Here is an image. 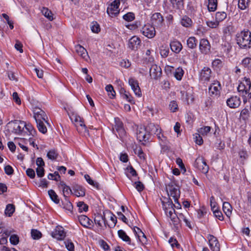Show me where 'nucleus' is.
I'll return each mask as SVG.
<instances>
[{"instance_id": "f257e3e1", "label": "nucleus", "mask_w": 251, "mask_h": 251, "mask_svg": "<svg viewBox=\"0 0 251 251\" xmlns=\"http://www.w3.org/2000/svg\"><path fill=\"white\" fill-rule=\"evenodd\" d=\"M236 43L241 49L251 48V32L247 29L237 33L236 35Z\"/></svg>"}, {"instance_id": "f03ea898", "label": "nucleus", "mask_w": 251, "mask_h": 251, "mask_svg": "<svg viewBox=\"0 0 251 251\" xmlns=\"http://www.w3.org/2000/svg\"><path fill=\"white\" fill-rule=\"evenodd\" d=\"M25 126V123L19 120L11 121L6 125L9 132L19 135L22 133Z\"/></svg>"}, {"instance_id": "7ed1b4c3", "label": "nucleus", "mask_w": 251, "mask_h": 251, "mask_svg": "<svg viewBox=\"0 0 251 251\" xmlns=\"http://www.w3.org/2000/svg\"><path fill=\"white\" fill-rule=\"evenodd\" d=\"M34 118L36 121V123L45 122L48 125L49 123L48 122V117L45 112L39 107H35L33 110Z\"/></svg>"}, {"instance_id": "20e7f679", "label": "nucleus", "mask_w": 251, "mask_h": 251, "mask_svg": "<svg viewBox=\"0 0 251 251\" xmlns=\"http://www.w3.org/2000/svg\"><path fill=\"white\" fill-rule=\"evenodd\" d=\"M195 167L198 168L202 173L206 174L209 170V166L206 164L204 158L202 157L197 158L194 164Z\"/></svg>"}, {"instance_id": "39448f33", "label": "nucleus", "mask_w": 251, "mask_h": 251, "mask_svg": "<svg viewBox=\"0 0 251 251\" xmlns=\"http://www.w3.org/2000/svg\"><path fill=\"white\" fill-rule=\"evenodd\" d=\"M141 32L145 36L150 39L154 37L156 34L154 26L150 24L145 25L141 29Z\"/></svg>"}, {"instance_id": "423d86ee", "label": "nucleus", "mask_w": 251, "mask_h": 251, "mask_svg": "<svg viewBox=\"0 0 251 251\" xmlns=\"http://www.w3.org/2000/svg\"><path fill=\"white\" fill-rule=\"evenodd\" d=\"M251 87V81L250 78L244 77L243 81L239 84L237 90L239 92H242L245 94L249 93Z\"/></svg>"}, {"instance_id": "0eeeda50", "label": "nucleus", "mask_w": 251, "mask_h": 251, "mask_svg": "<svg viewBox=\"0 0 251 251\" xmlns=\"http://www.w3.org/2000/svg\"><path fill=\"white\" fill-rule=\"evenodd\" d=\"M168 187L169 190L168 195L173 198L175 202H178V200L180 195L178 186L172 184H169L168 185Z\"/></svg>"}, {"instance_id": "6e6552de", "label": "nucleus", "mask_w": 251, "mask_h": 251, "mask_svg": "<svg viewBox=\"0 0 251 251\" xmlns=\"http://www.w3.org/2000/svg\"><path fill=\"white\" fill-rule=\"evenodd\" d=\"M152 24L154 26L161 27L164 25V18L160 13H154L151 17Z\"/></svg>"}, {"instance_id": "1a4fd4ad", "label": "nucleus", "mask_w": 251, "mask_h": 251, "mask_svg": "<svg viewBox=\"0 0 251 251\" xmlns=\"http://www.w3.org/2000/svg\"><path fill=\"white\" fill-rule=\"evenodd\" d=\"M221 89V84L218 82H215L210 85L209 87V94L210 96L216 97L220 95V90Z\"/></svg>"}, {"instance_id": "9d476101", "label": "nucleus", "mask_w": 251, "mask_h": 251, "mask_svg": "<svg viewBox=\"0 0 251 251\" xmlns=\"http://www.w3.org/2000/svg\"><path fill=\"white\" fill-rule=\"evenodd\" d=\"M120 12L119 6L117 3L112 2L107 8V13L111 17H116Z\"/></svg>"}, {"instance_id": "9b49d317", "label": "nucleus", "mask_w": 251, "mask_h": 251, "mask_svg": "<svg viewBox=\"0 0 251 251\" xmlns=\"http://www.w3.org/2000/svg\"><path fill=\"white\" fill-rule=\"evenodd\" d=\"M161 74L162 71L159 66L156 64L151 65L150 68V75L152 78L157 79L161 76Z\"/></svg>"}, {"instance_id": "f8f14e48", "label": "nucleus", "mask_w": 251, "mask_h": 251, "mask_svg": "<svg viewBox=\"0 0 251 251\" xmlns=\"http://www.w3.org/2000/svg\"><path fill=\"white\" fill-rule=\"evenodd\" d=\"M240 98L237 96H231L226 100V104L231 108L238 107L241 104Z\"/></svg>"}, {"instance_id": "ddd939ff", "label": "nucleus", "mask_w": 251, "mask_h": 251, "mask_svg": "<svg viewBox=\"0 0 251 251\" xmlns=\"http://www.w3.org/2000/svg\"><path fill=\"white\" fill-rule=\"evenodd\" d=\"M115 128L118 133L119 136L122 138L126 135V131L124 127L123 122L119 118H115Z\"/></svg>"}, {"instance_id": "4468645a", "label": "nucleus", "mask_w": 251, "mask_h": 251, "mask_svg": "<svg viewBox=\"0 0 251 251\" xmlns=\"http://www.w3.org/2000/svg\"><path fill=\"white\" fill-rule=\"evenodd\" d=\"M128 83L135 94L138 97H141L142 93L138 81L133 78H130L128 80Z\"/></svg>"}, {"instance_id": "2eb2a0df", "label": "nucleus", "mask_w": 251, "mask_h": 251, "mask_svg": "<svg viewBox=\"0 0 251 251\" xmlns=\"http://www.w3.org/2000/svg\"><path fill=\"white\" fill-rule=\"evenodd\" d=\"M210 45L209 41L205 39H202L200 42V50L203 54H207L209 52Z\"/></svg>"}, {"instance_id": "dca6fc26", "label": "nucleus", "mask_w": 251, "mask_h": 251, "mask_svg": "<svg viewBox=\"0 0 251 251\" xmlns=\"http://www.w3.org/2000/svg\"><path fill=\"white\" fill-rule=\"evenodd\" d=\"M141 40L137 36H133L128 42V47L132 50H136L140 46Z\"/></svg>"}, {"instance_id": "f3484780", "label": "nucleus", "mask_w": 251, "mask_h": 251, "mask_svg": "<svg viewBox=\"0 0 251 251\" xmlns=\"http://www.w3.org/2000/svg\"><path fill=\"white\" fill-rule=\"evenodd\" d=\"M78 219L80 224L84 227L90 228V226L93 224V221L85 215L78 216Z\"/></svg>"}, {"instance_id": "a211bd4d", "label": "nucleus", "mask_w": 251, "mask_h": 251, "mask_svg": "<svg viewBox=\"0 0 251 251\" xmlns=\"http://www.w3.org/2000/svg\"><path fill=\"white\" fill-rule=\"evenodd\" d=\"M73 194L76 197H84L85 195V189L82 186L78 184H74L73 186Z\"/></svg>"}, {"instance_id": "6ab92c4d", "label": "nucleus", "mask_w": 251, "mask_h": 251, "mask_svg": "<svg viewBox=\"0 0 251 251\" xmlns=\"http://www.w3.org/2000/svg\"><path fill=\"white\" fill-rule=\"evenodd\" d=\"M211 71L208 67H204L200 74V79L202 81H209L211 76Z\"/></svg>"}, {"instance_id": "aec40b11", "label": "nucleus", "mask_w": 251, "mask_h": 251, "mask_svg": "<svg viewBox=\"0 0 251 251\" xmlns=\"http://www.w3.org/2000/svg\"><path fill=\"white\" fill-rule=\"evenodd\" d=\"M209 244L213 251H220V245L217 239L213 235H210Z\"/></svg>"}, {"instance_id": "412c9836", "label": "nucleus", "mask_w": 251, "mask_h": 251, "mask_svg": "<svg viewBox=\"0 0 251 251\" xmlns=\"http://www.w3.org/2000/svg\"><path fill=\"white\" fill-rule=\"evenodd\" d=\"M66 236V233L62 227H57L54 232L52 233V237L58 240H63Z\"/></svg>"}, {"instance_id": "4be33fe9", "label": "nucleus", "mask_w": 251, "mask_h": 251, "mask_svg": "<svg viewBox=\"0 0 251 251\" xmlns=\"http://www.w3.org/2000/svg\"><path fill=\"white\" fill-rule=\"evenodd\" d=\"M166 215L167 217H169L171 218L172 221L173 222L174 225H177V220L178 218H176L177 215L175 213V210L174 208L173 207L169 210H167L165 211Z\"/></svg>"}, {"instance_id": "5701e85b", "label": "nucleus", "mask_w": 251, "mask_h": 251, "mask_svg": "<svg viewBox=\"0 0 251 251\" xmlns=\"http://www.w3.org/2000/svg\"><path fill=\"white\" fill-rule=\"evenodd\" d=\"M136 134L137 139L140 142L146 141L148 139L146 135V129L144 127L138 128Z\"/></svg>"}, {"instance_id": "b1692460", "label": "nucleus", "mask_w": 251, "mask_h": 251, "mask_svg": "<svg viewBox=\"0 0 251 251\" xmlns=\"http://www.w3.org/2000/svg\"><path fill=\"white\" fill-rule=\"evenodd\" d=\"M170 45L172 50L176 53H179L182 49L181 44L177 41L171 42Z\"/></svg>"}, {"instance_id": "393cba45", "label": "nucleus", "mask_w": 251, "mask_h": 251, "mask_svg": "<svg viewBox=\"0 0 251 251\" xmlns=\"http://www.w3.org/2000/svg\"><path fill=\"white\" fill-rule=\"evenodd\" d=\"M75 50L78 55L84 59H86V57L88 56L86 50L80 45L75 46Z\"/></svg>"}, {"instance_id": "a878e982", "label": "nucleus", "mask_w": 251, "mask_h": 251, "mask_svg": "<svg viewBox=\"0 0 251 251\" xmlns=\"http://www.w3.org/2000/svg\"><path fill=\"white\" fill-rule=\"evenodd\" d=\"M62 205L63 208L69 211L71 214L73 213V206L67 196H65L64 200L62 201Z\"/></svg>"}, {"instance_id": "bb28decb", "label": "nucleus", "mask_w": 251, "mask_h": 251, "mask_svg": "<svg viewBox=\"0 0 251 251\" xmlns=\"http://www.w3.org/2000/svg\"><path fill=\"white\" fill-rule=\"evenodd\" d=\"M101 221H103L105 226L107 224V221L105 217V215H102L100 214H98L94 219V222L96 225H98L99 226H102Z\"/></svg>"}, {"instance_id": "cd10ccee", "label": "nucleus", "mask_w": 251, "mask_h": 251, "mask_svg": "<svg viewBox=\"0 0 251 251\" xmlns=\"http://www.w3.org/2000/svg\"><path fill=\"white\" fill-rule=\"evenodd\" d=\"M223 209L225 214L230 217L232 212V206L228 202H224L223 204Z\"/></svg>"}, {"instance_id": "c85d7f7f", "label": "nucleus", "mask_w": 251, "mask_h": 251, "mask_svg": "<svg viewBox=\"0 0 251 251\" xmlns=\"http://www.w3.org/2000/svg\"><path fill=\"white\" fill-rule=\"evenodd\" d=\"M234 32V27L232 25H229L224 27L223 29V33L224 37L230 36Z\"/></svg>"}, {"instance_id": "c756f323", "label": "nucleus", "mask_w": 251, "mask_h": 251, "mask_svg": "<svg viewBox=\"0 0 251 251\" xmlns=\"http://www.w3.org/2000/svg\"><path fill=\"white\" fill-rule=\"evenodd\" d=\"M71 119L73 123L75 124V127L82 125L84 123V121L82 118L80 117L78 115H73L71 117Z\"/></svg>"}, {"instance_id": "7c9ffc66", "label": "nucleus", "mask_w": 251, "mask_h": 251, "mask_svg": "<svg viewBox=\"0 0 251 251\" xmlns=\"http://www.w3.org/2000/svg\"><path fill=\"white\" fill-rule=\"evenodd\" d=\"M162 204L164 211L169 210L175 206V205L173 204V201L170 198L167 199V201H162Z\"/></svg>"}, {"instance_id": "2f4dec72", "label": "nucleus", "mask_w": 251, "mask_h": 251, "mask_svg": "<svg viewBox=\"0 0 251 251\" xmlns=\"http://www.w3.org/2000/svg\"><path fill=\"white\" fill-rule=\"evenodd\" d=\"M119 237L122 239L124 241L128 242L129 244L131 243V240L129 236H128L126 233L123 230L120 229L118 231Z\"/></svg>"}, {"instance_id": "473e14b6", "label": "nucleus", "mask_w": 251, "mask_h": 251, "mask_svg": "<svg viewBox=\"0 0 251 251\" xmlns=\"http://www.w3.org/2000/svg\"><path fill=\"white\" fill-rule=\"evenodd\" d=\"M198 41L194 37H189L187 41L188 47L190 49H194L196 47Z\"/></svg>"}, {"instance_id": "72a5a7b5", "label": "nucleus", "mask_w": 251, "mask_h": 251, "mask_svg": "<svg viewBox=\"0 0 251 251\" xmlns=\"http://www.w3.org/2000/svg\"><path fill=\"white\" fill-rule=\"evenodd\" d=\"M126 176L129 178L131 176H137L136 171L131 166L127 167L126 168Z\"/></svg>"}, {"instance_id": "f704fd0d", "label": "nucleus", "mask_w": 251, "mask_h": 251, "mask_svg": "<svg viewBox=\"0 0 251 251\" xmlns=\"http://www.w3.org/2000/svg\"><path fill=\"white\" fill-rule=\"evenodd\" d=\"M105 90L108 93V95L110 99H113L116 95V92L114 90L113 86L109 84L106 86Z\"/></svg>"}, {"instance_id": "c9c22d12", "label": "nucleus", "mask_w": 251, "mask_h": 251, "mask_svg": "<svg viewBox=\"0 0 251 251\" xmlns=\"http://www.w3.org/2000/svg\"><path fill=\"white\" fill-rule=\"evenodd\" d=\"M48 194L50 198L53 201H54L56 204L59 203V199L58 197L54 190L52 189L49 190Z\"/></svg>"}, {"instance_id": "e433bc0d", "label": "nucleus", "mask_w": 251, "mask_h": 251, "mask_svg": "<svg viewBox=\"0 0 251 251\" xmlns=\"http://www.w3.org/2000/svg\"><path fill=\"white\" fill-rule=\"evenodd\" d=\"M77 131L81 134L86 136V135H88V130L86 126L84 124V123L82 124V125L78 126L76 127Z\"/></svg>"}, {"instance_id": "4c0bfd02", "label": "nucleus", "mask_w": 251, "mask_h": 251, "mask_svg": "<svg viewBox=\"0 0 251 251\" xmlns=\"http://www.w3.org/2000/svg\"><path fill=\"white\" fill-rule=\"evenodd\" d=\"M207 7L209 11H215L217 7V0H208Z\"/></svg>"}, {"instance_id": "58836bf2", "label": "nucleus", "mask_w": 251, "mask_h": 251, "mask_svg": "<svg viewBox=\"0 0 251 251\" xmlns=\"http://www.w3.org/2000/svg\"><path fill=\"white\" fill-rule=\"evenodd\" d=\"M15 211V206L13 204H8L5 209V214L10 217Z\"/></svg>"}, {"instance_id": "ea45409f", "label": "nucleus", "mask_w": 251, "mask_h": 251, "mask_svg": "<svg viewBox=\"0 0 251 251\" xmlns=\"http://www.w3.org/2000/svg\"><path fill=\"white\" fill-rule=\"evenodd\" d=\"M249 3L250 0H239L238 7L241 10H245L248 7Z\"/></svg>"}, {"instance_id": "a19ab883", "label": "nucleus", "mask_w": 251, "mask_h": 251, "mask_svg": "<svg viewBox=\"0 0 251 251\" xmlns=\"http://www.w3.org/2000/svg\"><path fill=\"white\" fill-rule=\"evenodd\" d=\"M176 218H178L177 224L179 221L183 220L188 227H189L190 228H192L190 222L183 214L179 213L177 216Z\"/></svg>"}, {"instance_id": "79ce46f5", "label": "nucleus", "mask_w": 251, "mask_h": 251, "mask_svg": "<svg viewBox=\"0 0 251 251\" xmlns=\"http://www.w3.org/2000/svg\"><path fill=\"white\" fill-rule=\"evenodd\" d=\"M241 64L248 70H251V57H245L242 60Z\"/></svg>"}, {"instance_id": "37998d69", "label": "nucleus", "mask_w": 251, "mask_h": 251, "mask_svg": "<svg viewBox=\"0 0 251 251\" xmlns=\"http://www.w3.org/2000/svg\"><path fill=\"white\" fill-rule=\"evenodd\" d=\"M42 12L50 21H52L53 20V14L51 11L49 10L48 8L43 7L42 10Z\"/></svg>"}, {"instance_id": "c03bdc74", "label": "nucleus", "mask_w": 251, "mask_h": 251, "mask_svg": "<svg viewBox=\"0 0 251 251\" xmlns=\"http://www.w3.org/2000/svg\"><path fill=\"white\" fill-rule=\"evenodd\" d=\"M181 24L183 26L188 27L192 25V21L190 18L185 16L181 19Z\"/></svg>"}, {"instance_id": "a18cd8bd", "label": "nucleus", "mask_w": 251, "mask_h": 251, "mask_svg": "<svg viewBox=\"0 0 251 251\" xmlns=\"http://www.w3.org/2000/svg\"><path fill=\"white\" fill-rule=\"evenodd\" d=\"M47 156L49 159L54 160L57 158L58 153L55 150L52 149L48 152Z\"/></svg>"}, {"instance_id": "49530a36", "label": "nucleus", "mask_w": 251, "mask_h": 251, "mask_svg": "<svg viewBox=\"0 0 251 251\" xmlns=\"http://www.w3.org/2000/svg\"><path fill=\"white\" fill-rule=\"evenodd\" d=\"M183 74L184 71L182 68H178L175 70L174 73V75L176 79L178 80H180L182 78Z\"/></svg>"}, {"instance_id": "de8ad7c7", "label": "nucleus", "mask_w": 251, "mask_h": 251, "mask_svg": "<svg viewBox=\"0 0 251 251\" xmlns=\"http://www.w3.org/2000/svg\"><path fill=\"white\" fill-rule=\"evenodd\" d=\"M45 122L37 123V127L40 132L45 134L47 132V128L44 123Z\"/></svg>"}, {"instance_id": "09e8293b", "label": "nucleus", "mask_w": 251, "mask_h": 251, "mask_svg": "<svg viewBox=\"0 0 251 251\" xmlns=\"http://www.w3.org/2000/svg\"><path fill=\"white\" fill-rule=\"evenodd\" d=\"M227 16V14L225 12H218L216 13V20L219 23L225 20Z\"/></svg>"}, {"instance_id": "8fccbe9b", "label": "nucleus", "mask_w": 251, "mask_h": 251, "mask_svg": "<svg viewBox=\"0 0 251 251\" xmlns=\"http://www.w3.org/2000/svg\"><path fill=\"white\" fill-rule=\"evenodd\" d=\"M103 214L105 215L106 214L110 215V220H111V221H112L113 222V224L112 226H108L110 228L114 227L117 223V217L109 210H106V211H104Z\"/></svg>"}, {"instance_id": "3c124183", "label": "nucleus", "mask_w": 251, "mask_h": 251, "mask_svg": "<svg viewBox=\"0 0 251 251\" xmlns=\"http://www.w3.org/2000/svg\"><path fill=\"white\" fill-rule=\"evenodd\" d=\"M77 206L78 207L79 212L83 211L86 212L88 209V206L85 204L83 201H79L77 203Z\"/></svg>"}, {"instance_id": "603ef678", "label": "nucleus", "mask_w": 251, "mask_h": 251, "mask_svg": "<svg viewBox=\"0 0 251 251\" xmlns=\"http://www.w3.org/2000/svg\"><path fill=\"white\" fill-rule=\"evenodd\" d=\"M171 2L174 7L181 8L184 4V0H171Z\"/></svg>"}, {"instance_id": "864d4df0", "label": "nucleus", "mask_w": 251, "mask_h": 251, "mask_svg": "<svg viewBox=\"0 0 251 251\" xmlns=\"http://www.w3.org/2000/svg\"><path fill=\"white\" fill-rule=\"evenodd\" d=\"M123 18L127 22H131L134 20L135 15L132 12H128L123 15Z\"/></svg>"}, {"instance_id": "5fc2aeb1", "label": "nucleus", "mask_w": 251, "mask_h": 251, "mask_svg": "<svg viewBox=\"0 0 251 251\" xmlns=\"http://www.w3.org/2000/svg\"><path fill=\"white\" fill-rule=\"evenodd\" d=\"M31 234L32 238L34 240L40 239L42 236V233L37 229H32Z\"/></svg>"}, {"instance_id": "6e6d98bb", "label": "nucleus", "mask_w": 251, "mask_h": 251, "mask_svg": "<svg viewBox=\"0 0 251 251\" xmlns=\"http://www.w3.org/2000/svg\"><path fill=\"white\" fill-rule=\"evenodd\" d=\"M240 115L242 119L246 121L248 120L250 117V112L247 108H245L241 111Z\"/></svg>"}, {"instance_id": "4d7b16f0", "label": "nucleus", "mask_w": 251, "mask_h": 251, "mask_svg": "<svg viewBox=\"0 0 251 251\" xmlns=\"http://www.w3.org/2000/svg\"><path fill=\"white\" fill-rule=\"evenodd\" d=\"M149 127H153V129H151V133L157 135V133H159V131H161V129L159 128V126H155L153 124L151 123L149 125Z\"/></svg>"}, {"instance_id": "13d9d810", "label": "nucleus", "mask_w": 251, "mask_h": 251, "mask_svg": "<svg viewBox=\"0 0 251 251\" xmlns=\"http://www.w3.org/2000/svg\"><path fill=\"white\" fill-rule=\"evenodd\" d=\"M238 154H239L240 158L241 159H242V160H245L248 157V154L247 151L244 148H242L239 150Z\"/></svg>"}, {"instance_id": "bf43d9fd", "label": "nucleus", "mask_w": 251, "mask_h": 251, "mask_svg": "<svg viewBox=\"0 0 251 251\" xmlns=\"http://www.w3.org/2000/svg\"><path fill=\"white\" fill-rule=\"evenodd\" d=\"M157 137V138L159 140V143H165V144H168L169 141L167 139V137H165L162 133H161V131H159V133H157V135H156Z\"/></svg>"}, {"instance_id": "052dcab7", "label": "nucleus", "mask_w": 251, "mask_h": 251, "mask_svg": "<svg viewBox=\"0 0 251 251\" xmlns=\"http://www.w3.org/2000/svg\"><path fill=\"white\" fill-rule=\"evenodd\" d=\"M66 248L69 251H75V246L73 243L70 240H67L64 242Z\"/></svg>"}, {"instance_id": "680f3d73", "label": "nucleus", "mask_w": 251, "mask_h": 251, "mask_svg": "<svg viewBox=\"0 0 251 251\" xmlns=\"http://www.w3.org/2000/svg\"><path fill=\"white\" fill-rule=\"evenodd\" d=\"M210 129H211V127L210 126H205L203 127L200 128L198 130V132H199L200 134H201L202 135H206L207 133H208L210 131Z\"/></svg>"}, {"instance_id": "e2e57ef3", "label": "nucleus", "mask_w": 251, "mask_h": 251, "mask_svg": "<svg viewBox=\"0 0 251 251\" xmlns=\"http://www.w3.org/2000/svg\"><path fill=\"white\" fill-rule=\"evenodd\" d=\"M84 177L89 184L95 187L98 188L99 184L97 182H95L88 175H85Z\"/></svg>"}, {"instance_id": "0e129e2a", "label": "nucleus", "mask_w": 251, "mask_h": 251, "mask_svg": "<svg viewBox=\"0 0 251 251\" xmlns=\"http://www.w3.org/2000/svg\"><path fill=\"white\" fill-rule=\"evenodd\" d=\"M10 242L12 245H17L19 242V239L18 235L16 234L12 235L10 237Z\"/></svg>"}, {"instance_id": "69168bd1", "label": "nucleus", "mask_w": 251, "mask_h": 251, "mask_svg": "<svg viewBox=\"0 0 251 251\" xmlns=\"http://www.w3.org/2000/svg\"><path fill=\"white\" fill-rule=\"evenodd\" d=\"M177 108L178 105L176 101L173 100L170 102V103L169 104V108L172 112H176V110L177 109Z\"/></svg>"}, {"instance_id": "338daca9", "label": "nucleus", "mask_w": 251, "mask_h": 251, "mask_svg": "<svg viewBox=\"0 0 251 251\" xmlns=\"http://www.w3.org/2000/svg\"><path fill=\"white\" fill-rule=\"evenodd\" d=\"M169 243L171 244V246L173 248H174L175 247L179 248V244H178L177 241L176 239L174 238L173 237H171L169 240Z\"/></svg>"}, {"instance_id": "774afa93", "label": "nucleus", "mask_w": 251, "mask_h": 251, "mask_svg": "<svg viewBox=\"0 0 251 251\" xmlns=\"http://www.w3.org/2000/svg\"><path fill=\"white\" fill-rule=\"evenodd\" d=\"M25 129L29 132V134L32 135V136H34V134L36 133L35 130L34 129L32 126L30 124H26L25 126Z\"/></svg>"}]
</instances>
